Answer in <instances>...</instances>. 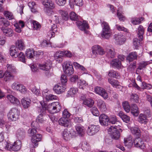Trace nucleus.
Wrapping results in <instances>:
<instances>
[{"instance_id": "8fccbe9b", "label": "nucleus", "mask_w": 152, "mask_h": 152, "mask_svg": "<svg viewBox=\"0 0 152 152\" xmlns=\"http://www.w3.org/2000/svg\"><path fill=\"white\" fill-rule=\"evenodd\" d=\"M63 139L66 140H68L70 139L71 134L69 131L67 130H64L62 134Z\"/></svg>"}, {"instance_id": "338daca9", "label": "nucleus", "mask_w": 152, "mask_h": 152, "mask_svg": "<svg viewBox=\"0 0 152 152\" xmlns=\"http://www.w3.org/2000/svg\"><path fill=\"white\" fill-rule=\"evenodd\" d=\"M91 112L92 114L95 116L99 115V112L96 107H94L91 109Z\"/></svg>"}, {"instance_id": "052dcab7", "label": "nucleus", "mask_w": 152, "mask_h": 152, "mask_svg": "<svg viewBox=\"0 0 152 152\" xmlns=\"http://www.w3.org/2000/svg\"><path fill=\"white\" fill-rule=\"evenodd\" d=\"M108 81L114 87H117L119 86V84L117 81L112 78H109Z\"/></svg>"}, {"instance_id": "f8f14e48", "label": "nucleus", "mask_w": 152, "mask_h": 152, "mask_svg": "<svg viewBox=\"0 0 152 152\" xmlns=\"http://www.w3.org/2000/svg\"><path fill=\"white\" fill-rule=\"evenodd\" d=\"M39 68L42 70L47 71L48 73L46 75H48V72L51 66V64L50 61H47L44 63H42L38 65Z\"/></svg>"}, {"instance_id": "09e8293b", "label": "nucleus", "mask_w": 152, "mask_h": 152, "mask_svg": "<svg viewBox=\"0 0 152 152\" xmlns=\"http://www.w3.org/2000/svg\"><path fill=\"white\" fill-rule=\"evenodd\" d=\"M29 89L34 94L37 96H39L40 95V91L37 89L36 86L33 85H31L29 87Z\"/></svg>"}, {"instance_id": "79ce46f5", "label": "nucleus", "mask_w": 152, "mask_h": 152, "mask_svg": "<svg viewBox=\"0 0 152 152\" xmlns=\"http://www.w3.org/2000/svg\"><path fill=\"white\" fill-rule=\"evenodd\" d=\"M109 76L113 77L118 78L120 77V74L117 71L114 70H110L109 72Z\"/></svg>"}, {"instance_id": "a878e982", "label": "nucleus", "mask_w": 152, "mask_h": 152, "mask_svg": "<svg viewBox=\"0 0 152 152\" xmlns=\"http://www.w3.org/2000/svg\"><path fill=\"white\" fill-rule=\"evenodd\" d=\"M4 80L5 81L12 80L14 78V76L8 71H6L3 74Z\"/></svg>"}, {"instance_id": "6ab92c4d", "label": "nucleus", "mask_w": 152, "mask_h": 152, "mask_svg": "<svg viewBox=\"0 0 152 152\" xmlns=\"http://www.w3.org/2000/svg\"><path fill=\"white\" fill-rule=\"evenodd\" d=\"M109 120L108 117L105 114H102L99 116V122L102 125L106 126Z\"/></svg>"}, {"instance_id": "864d4df0", "label": "nucleus", "mask_w": 152, "mask_h": 152, "mask_svg": "<svg viewBox=\"0 0 152 152\" xmlns=\"http://www.w3.org/2000/svg\"><path fill=\"white\" fill-rule=\"evenodd\" d=\"M69 16L70 19L72 20L77 21L79 18V16L73 12H71Z\"/></svg>"}, {"instance_id": "4468645a", "label": "nucleus", "mask_w": 152, "mask_h": 152, "mask_svg": "<svg viewBox=\"0 0 152 152\" xmlns=\"http://www.w3.org/2000/svg\"><path fill=\"white\" fill-rule=\"evenodd\" d=\"M110 64L113 67L116 68L118 69H121L122 66L121 61L117 58L111 61Z\"/></svg>"}, {"instance_id": "c85d7f7f", "label": "nucleus", "mask_w": 152, "mask_h": 152, "mask_svg": "<svg viewBox=\"0 0 152 152\" xmlns=\"http://www.w3.org/2000/svg\"><path fill=\"white\" fill-rule=\"evenodd\" d=\"M51 30L48 33V35L51 36V37L54 36L55 33L58 30L57 25L56 24H53L51 26Z\"/></svg>"}, {"instance_id": "9d476101", "label": "nucleus", "mask_w": 152, "mask_h": 152, "mask_svg": "<svg viewBox=\"0 0 152 152\" xmlns=\"http://www.w3.org/2000/svg\"><path fill=\"white\" fill-rule=\"evenodd\" d=\"M95 92L101 96L104 99L108 98L107 93L105 90L100 87H96L94 89Z\"/></svg>"}, {"instance_id": "412c9836", "label": "nucleus", "mask_w": 152, "mask_h": 152, "mask_svg": "<svg viewBox=\"0 0 152 152\" xmlns=\"http://www.w3.org/2000/svg\"><path fill=\"white\" fill-rule=\"evenodd\" d=\"M15 134L18 139H23L25 136V131L23 129H19L16 131Z\"/></svg>"}, {"instance_id": "f257e3e1", "label": "nucleus", "mask_w": 152, "mask_h": 152, "mask_svg": "<svg viewBox=\"0 0 152 152\" xmlns=\"http://www.w3.org/2000/svg\"><path fill=\"white\" fill-rule=\"evenodd\" d=\"M109 122L112 124H115L116 123H119L120 124L118 126H111L108 129V132L111 135L112 138L115 140L119 139L120 137V132H122V130L121 129H119L118 130L117 129L121 126V124L118 121L116 117L114 115H112L110 116L109 118Z\"/></svg>"}, {"instance_id": "aec40b11", "label": "nucleus", "mask_w": 152, "mask_h": 152, "mask_svg": "<svg viewBox=\"0 0 152 152\" xmlns=\"http://www.w3.org/2000/svg\"><path fill=\"white\" fill-rule=\"evenodd\" d=\"M7 99L12 104L18 105L20 104V102L16 97L11 95H8L7 96Z\"/></svg>"}, {"instance_id": "bf43d9fd", "label": "nucleus", "mask_w": 152, "mask_h": 152, "mask_svg": "<svg viewBox=\"0 0 152 152\" xmlns=\"http://www.w3.org/2000/svg\"><path fill=\"white\" fill-rule=\"evenodd\" d=\"M32 26L34 30H39L41 27V26L39 23L34 20L32 21Z\"/></svg>"}, {"instance_id": "6e6d98bb", "label": "nucleus", "mask_w": 152, "mask_h": 152, "mask_svg": "<svg viewBox=\"0 0 152 152\" xmlns=\"http://www.w3.org/2000/svg\"><path fill=\"white\" fill-rule=\"evenodd\" d=\"M16 57H18L20 61L23 63L25 62V56L23 52H20L19 53H18Z\"/></svg>"}, {"instance_id": "bb28decb", "label": "nucleus", "mask_w": 152, "mask_h": 152, "mask_svg": "<svg viewBox=\"0 0 152 152\" xmlns=\"http://www.w3.org/2000/svg\"><path fill=\"white\" fill-rule=\"evenodd\" d=\"M22 146L21 142L20 140H17L12 145V150L17 151L20 150Z\"/></svg>"}, {"instance_id": "5fc2aeb1", "label": "nucleus", "mask_w": 152, "mask_h": 152, "mask_svg": "<svg viewBox=\"0 0 152 152\" xmlns=\"http://www.w3.org/2000/svg\"><path fill=\"white\" fill-rule=\"evenodd\" d=\"M132 133L134 134L139 136L140 135V129L136 127H132L130 129Z\"/></svg>"}, {"instance_id": "5701e85b", "label": "nucleus", "mask_w": 152, "mask_h": 152, "mask_svg": "<svg viewBox=\"0 0 152 152\" xmlns=\"http://www.w3.org/2000/svg\"><path fill=\"white\" fill-rule=\"evenodd\" d=\"M40 112L41 113L37 117L36 120L37 121L42 123L44 121V119L43 118L44 116L45 115L46 112L44 108L42 107L40 109Z\"/></svg>"}, {"instance_id": "6e6552de", "label": "nucleus", "mask_w": 152, "mask_h": 152, "mask_svg": "<svg viewBox=\"0 0 152 152\" xmlns=\"http://www.w3.org/2000/svg\"><path fill=\"white\" fill-rule=\"evenodd\" d=\"M42 138V135L39 134L37 133L31 137L32 144L34 148L37 147L39 144V142L41 141Z\"/></svg>"}, {"instance_id": "423d86ee", "label": "nucleus", "mask_w": 152, "mask_h": 152, "mask_svg": "<svg viewBox=\"0 0 152 152\" xmlns=\"http://www.w3.org/2000/svg\"><path fill=\"white\" fill-rule=\"evenodd\" d=\"M19 112L16 108H12L10 110L7 116L10 121H16L18 120L19 115Z\"/></svg>"}, {"instance_id": "b1692460", "label": "nucleus", "mask_w": 152, "mask_h": 152, "mask_svg": "<svg viewBox=\"0 0 152 152\" xmlns=\"http://www.w3.org/2000/svg\"><path fill=\"white\" fill-rule=\"evenodd\" d=\"M42 4L45 7L52 9L54 7V3L50 0H43Z\"/></svg>"}, {"instance_id": "f3484780", "label": "nucleus", "mask_w": 152, "mask_h": 152, "mask_svg": "<svg viewBox=\"0 0 152 152\" xmlns=\"http://www.w3.org/2000/svg\"><path fill=\"white\" fill-rule=\"evenodd\" d=\"M64 56V52L63 51L58 50L57 51L54 55L55 60L58 63L61 62L62 60V58Z\"/></svg>"}, {"instance_id": "69168bd1", "label": "nucleus", "mask_w": 152, "mask_h": 152, "mask_svg": "<svg viewBox=\"0 0 152 152\" xmlns=\"http://www.w3.org/2000/svg\"><path fill=\"white\" fill-rule=\"evenodd\" d=\"M17 90L19 91L22 93H25L26 92L27 90L23 85L20 84Z\"/></svg>"}, {"instance_id": "ddd939ff", "label": "nucleus", "mask_w": 152, "mask_h": 152, "mask_svg": "<svg viewBox=\"0 0 152 152\" xmlns=\"http://www.w3.org/2000/svg\"><path fill=\"white\" fill-rule=\"evenodd\" d=\"M106 56L109 58H112L115 57L116 53L113 48L107 46L105 49Z\"/></svg>"}, {"instance_id": "680f3d73", "label": "nucleus", "mask_w": 152, "mask_h": 152, "mask_svg": "<svg viewBox=\"0 0 152 152\" xmlns=\"http://www.w3.org/2000/svg\"><path fill=\"white\" fill-rule=\"evenodd\" d=\"M94 50H98V55H102L104 54L105 52L106 51H105L104 50L103 48H102L100 46V48H98V47H95V48H94Z\"/></svg>"}, {"instance_id": "9b49d317", "label": "nucleus", "mask_w": 152, "mask_h": 152, "mask_svg": "<svg viewBox=\"0 0 152 152\" xmlns=\"http://www.w3.org/2000/svg\"><path fill=\"white\" fill-rule=\"evenodd\" d=\"M1 29L3 34L7 37H11L14 35V31L12 29L7 26H2Z\"/></svg>"}, {"instance_id": "393cba45", "label": "nucleus", "mask_w": 152, "mask_h": 152, "mask_svg": "<svg viewBox=\"0 0 152 152\" xmlns=\"http://www.w3.org/2000/svg\"><path fill=\"white\" fill-rule=\"evenodd\" d=\"M97 106L101 111H105L107 110V108L106 103L102 100H98L97 102Z\"/></svg>"}, {"instance_id": "a18cd8bd", "label": "nucleus", "mask_w": 152, "mask_h": 152, "mask_svg": "<svg viewBox=\"0 0 152 152\" xmlns=\"http://www.w3.org/2000/svg\"><path fill=\"white\" fill-rule=\"evenodd\" d=\"M150 64L149 61H142L139 63V66L137 69L141 70L146 67V66Z\"/></svg>"}, {"instance_id": "7c9ffc66", "label": "nucleus", "mask_w": 152, "mask_h": 152, "mask_svg": "<svg viewBox=\"0 0 152 152\" xmlns=\"http://www.w3.org/2000/svg\"><path fill=\"white\" fill-rule=\"evenodd\" d=\"M75 129L77 133L82 136L84 134L85 132V129L84 127L80 124H77L75 126Z\"/></svg>"}, {"instance_id": "0e129e2a", "label": "nucleus", "mask_w": 152, "mask_h": 152, "mask_svg": "<svg viewBox=\"0 0 152 152\" xmlns=\"http://www.w3.org/2000/svg\"><path fill=\"white\" fill-rule=\"evenodd\" d=\"M28 133L29 135L31 137L37 134L36 130L34 128H30L29 129L28 131Z\"/></svg>"}, {"instance_id": "13d9d810", "label": "nucleus", "mask_w": 152, "mask_h": 152, "mask_svg": "<svg viewBox=\"0 0 152 152\" xmlns=\"http://www.w3.org/2000/svg\"><path fill=\"white\" fill-rule=\"evenodd\" d=\"M60 12L63 19L65 20H68V19L69 18V15L67 12L63 10H60Z\"/></svg>"}, {"instance_id": "c03bdc74", "label": "nucleus", "mask_w": 152, "mask_h": 152, "mask_svg": "<svg viewBox=\"0 0 152 152\" xmlns=\"http://www.w3.org/2000/svg\"><path fill=\"white\" fill-rule=\"evenodd\" d=\"M130 99L134 102L138 103L139 101V97L137 94L132 93L130 95Z\"/></svg>"}, {"instance_id": "4d7b16f0", "label": "nucleus", "mask_w": 152, "mask_h": 152, "mask_svg": "<svg viewBox=\"0 0 152 152\" xmlns=\"http://www.w3.org/2000/svg\"><path fill=\"white\" fill-rule=\"evenodd\" d=\"M7 70L8 71H11L12 72L15 73L17 72V69H15L14 66L12 64H8L7 65Z\"/></svg>"}, {"instance_id": "7ed1b4c3", "label": "nucleus", "mask_w": 152, "mask_h": 152, "mask_svg": "<svg viewBox=\"0 0 152 152\" xmlns=\"http://www.w3.org/2000/svg\"><path fill=\"white\" fill-rule=\"evenodd\" d=\"M101 25L102 27V37L106 39L108 38L111 35V30L108 23L104 21L102 22Z\"/></svg>"}, {"instance_id": "37998d69", "label": "nucleus", "mask_w": 152, "mask_h": 152, "mask_svg": "<svg viewBox=\"0 0 152 152\" xmlns=\"http://www.w3.org/2000/svg\"><path fill=\"white\" fill-rule=\"evenodd\" d=\"M18 49L14 46L12 47L10 49V54L11 56L15 58H16L17 54L18 53L17 52Z\"/></svg>"}, {"instance_id": "774afa93", "label": "nucleus", "mask_w": 152, "mask_h": 152, "mask_svg": "<svg viewBox=\"0 0 152 152\" xmlns=\"http://www.w3.org/2000/svg\"><path fill=\"white\" fill-rule=\"evenodd\" d=\"M117 15L120 20L124 21L126 19L125 17L121 13L119 10L117 11Z\"/></svg>"}, {"instance_id": "f03ea898", "label": "nucleus", "mask_w": 152, "mask_h": 152, "mask_svg": "<svg viewBox=\"0 0 152 152\" xmlns=\"http://www.w3.org/2000/svg\"><path fill=\"white\" fill-rule=\"evenodd\" d=\"M132 137L129 136L128 137L124 138V143L125 146L128 148H131L133 145V143L135 147H139L141 149H144L145 147L144 145L142 142L140 138H136L133 142Z\"/></svg>"}, {"instance_id": "2f4dec72", "label": "nucleus", "mask_w": 152, "mask_h": 152, "mask_svg": "<svg viewBox=\"0 0 152 152\" xmlns=\"http://www.w3.org/2000/svg\"><path fill=\"white\" fill-rule=\"evenodd\" d=\"M22 104L24 108L26 109L29 107L31 100L27 98H24L21 100Z\"/></svg>"}, {"instance_id": "dca6fc26", "label": "nucleus", "mask_w": 152, "mask_h": 152, "mask_svg": "<svg viewBox=\"0 0 152 152\" xmlns=\"http://www.w3.org/2000/svg\"><path fill=\"white\" fill-rule=\"evenodd\" d=\"M14 26L15 27V31L20 33L21 31V29L24 27L25 24L23 21L20 20L18 22L15 23Z\"/></svg>"}, {"instance_id": "e433bc0d", "label": "nucleus", "mask_w": 152, "mask_h": 152, "mask_svg": "<svg viewBox=\"0 0 152 152\" xmlns=\"http://www.w3.org/2000/svg\"><path fill=\"white\" fill-rule=\"evenodd\" d=\"M116 40L118 44L120 45H122L124 44L125 41V38L124 36L120 35H116Z\"/></svg>"}, {"instance_id": "a211bd4d", "label": "nucleus", "mask_w": 152, "mask_h": 152, "mask_svg": "<svg viewBox=\"0 0 152 152\" xmlns=\"http://www.w3.org/2000/svg\"><path fill=\"white\" fill-rule=\"evenodd\" d=\"M60 125L65 127H68L70 124V120L67 118L61 117L58 121Z\"/></svg>"}, {"instance_id": "c756f323", "label": "nucleus", "mask_w": 152, "mask_h": 152, "mask_svg": "<svg viewBox=\"0 0 152 152\" xmlns=\"http://www.w3.org/2000/svg\"><path fill=\"white\" fill-rule=\"evenodd\" d=\"M17 48L20 50H22L25 48V45L23 41L21 39L18 40L16 42Z\"/></svg>"}, {"instance_id": "603ef678", "label": "nucleus", "mask_w": 152, "mask_h": 152, "mask_svg": "<svg viewBox=\"0 0 152 152\" xmlns=\"http://www.w3.org/2000/svg\"><path fill=\"white\" fill-rule=\"evenodd\" d=\"M122 106L123 108L126 112H129L131 109V108L128 102L126 101L123 102Z\"/></svg>"}, {"instance_id": "c9c22d12", "label": "nucleus", "mask_w": 152, "mask_h": 152, "mask_svg": "<svg viewBox=\"0 0 152 152\" xmlns=\"http://www.w3.org/2000/svg\"><path fill=\"white\" fill-rule=\"evenodd\" d=\"M28 5L31 9V12L35 13L37 11V5L34 1H30L28 3Z\"/></svg>"}, {"instance_id": "e2e57ef3", "label": "nucleus", "mask_w": 152, "mask_h": 152, "mask_svg": "<svg viewBox=\"0 0 152 152\" xmlns=\"http://www.w3.org/2000/svg\"><path fill=\"white\" fill-rule=\"evenodd\" d=\"M57 96L52 94L48 95L46 96V99L47 101L54 99H57Z\"/></svg>"}, {"instance_id": "4be33fe9", "label": "nucleus", "mask_w": 152, "mask_h": 152, "mask_svg": "<svg viewBox=\"0 0 152 152\" xmlns=\"http://www.w3.org/2000/svg\"><path fill=\"white\" fill-rule=\"evenodd\" d=\"M138 55L136 52H133L130 53L127 57L126 60L129 63L132 62L133 60L137 59Z\"/></svg>"}, {"instance_id": "49530a36", "label": "nucleus", "mask_w": 152, "mask_h": 152, "mask_svg": "<svg viewBox=\"0 0 152 152\" xmlns=\"http://www.w3.org/2000/svg\"><path fill=\"white\" fill-rule=\"evenodd\" d=\"M4 14L5 17L9 20H12L14 18V16L13 13L8 11H4Z\"/></svg>"}, {"instance_id": "a19ab883", "label": "nucleus", "mask_w": 152, "mask_h": 152, "mask_svg": "<svg viewBox=\"0 0 152 152\" xmlns=\"http://www.w3.org/2000/svg\"><path fill=\"white\" fill-rule=\"evenodd\" d=\"M143 19L144 18L142 17L133 18L131 19V21L133 25H137L141 23Z\"/></svg>"}, {"instance_id": "58836bf2", "label": "nucleus", "mask_w": 152, "mask_h": 152, "mask_svg": "<svg viewBox=\"0 0 152 152\" xmlns=\"http://www.w3.org/2000/svg\"><path fill=\"white\" fill-rule=\"evenodd\" d=\"M78 91L77 89L76 88H71L68 91L67 96L68 97H73L74 96Z\"/></svg>"}, {"instance_id": "20e7f679", "label": "nucleus", "mask_w": 152, "mask_h": 152, "mask_svg": "<svg viewBox=\"0 0 152 152\" xmlns=\"http://www.w3.org/2000/svg\"><path fill=\"white\" fill-rule=\"evenodd\" d=\"M47 108L50 113L53 114L59 112L61 109V106L60 103L57 102L48 104Z\"/></svg>"}, {"instance_id": "4c0bfd02", "label": "nucleus", "mask_w": 152, "mask_h": 152, "mask_svg": "<svg viewBox=\"0 0 152 152\" xmlns=\"http://www.w3.org/2000/svg\"><path fill=\"white\" fill-rule=\"evenodd\" d=\"M139 122L142 124H146L148 122L146 116L142 114H140L138 117Z\"/></svg>"}, {"instance_id": "de8ad7c7", "label": "nucleus", "mask_w": 152, "mask_h": 152, "mask_svg": "<svg viewBox=\"0 0 152 152\" xmlns=\"http://www.w3.org/2000/svg\"><path fill=\"white\" fill-rule=\"evenodd\" d=\"M0 25L5 27L9 26L10 23L9 21L4 17L0 16Z\"/></svg>"}, {"instance_id": "473e14b6", "label": "nucleus", "mask_w": 152, "mask_h": 152, "mask_svg": "<svg viewBox=\"0 0 152 152\" xmlns=\"http://www.w3.org/2000/svg\"><path fill=\"white\" fill-rule=\"evenodd\" d=\"M137 34L140 40H142L144 32V28L141 25H140L137 28Z\"/></svg>"}, {"instance_id": "cd10ccee", "label": "nucleus", "mask_w": 152, "mask_h": 152, "mask_svg": "<svg viewBox=\"0 0 152 152\" xmlns=\"http://www.w3.org/2000/svg\"><path fill=\"white\" fill-rule=\"evenodd\" d=\"M118 115L124 122L128 123L129 121L130 117L127 115H125L124 113L122 111L119 112Z\"/></svg>"}, {"instance_id": "72a5a7b5", "label": "nucleus", "mask_w": 152, "mask_h": 152, "mask_svg": "<svg viewBox=\"0 0 152 152\" xmlns=\"http://www.w3.org/2000/svg\"><path fill=\"white\" fill-rule=\"evenodd\" d=\"M35 52L32 48L27 49L26 51V56L28 58H31L34 56Z\"/></svg>"}, {"instance_id": "0eeeda50", "label": "nucleus", "mask_w": 152, "mask_h": 152, "mask_svg": "<svg viewBox=\"0 0 152 152\" xmlns=\"http://www.w3.org/2000/svg\"><path fill=\"white\" fill-rule=\"evenodd\" d=\"M77 25L79 28L81 30L83 31L85 33L87 34L88 31L86 29H88L89 26L87 22L85 20H78L77 22Z\"/></svg>"}, {"instance_id": "ea45409f", "label": "nucleus", "mask_w": 152, "mask_h": 152, "mask_svg": "<svg viewBox=\"0 0 152 152\" xmlns=\"http://www.w3.org/2000/svg\"><path fill=\"white\" fill-rule=\"evenodd\" d=\"M130 110L131 113L135 116H137L139 113L138 107L136 105H133L131 107Z\"/></svg>"}, {"instance_id": "1a4fd4ad", "label": "nucleus", "mask_w": 152, "mask_h": 152, "mask_svg": "<svg viewBox=\"0 0 152 152\" xmlns=\"http://www.w3.org/2000/svg\"><path fill=\"white\" fill-rule=\"evenodd\" d=\"M99 126L94 125H90L87 129V132L89 135H93L99 130Z\"/></svg>"}, {"instance_id": "f704fd0d", "label": "nucleus", "mask_w": 152, "mask_h": 152, "mask_svg": "<svg viewBox=\"0 0 152 152\" xmlns=\"http://www.w3.org/2000/svg\"><path fill=\"white\" fill-rule=\"evenodd\" d=\"M94 103V102L93 100L91 99H88L86 100L83 101L82 104L86 106L89 107H91Z\"/></svg>"}, {"instance_id": "3c124183", "label": "nucleus", "mask_w": 152, "mask_h": 152, "mask_svg": "<svg viewBox=\"0 0 152 152\" xmlns=\"http://www.w3.org/2000/svg\"><path fill=\"white\" fill-rule=\"evenodd\" d=\"M77 85L80 88L83 89L86 86L87 84L84 80H80L78 82Z\"/></svg>"}, {"instance_id": "39448f33", "label": "nucleus", "mask_w": 152, "mask_h": 152, "mask_svg": "<svg viewBox=\"0 0 152 152\" xmlns=\"http://www.w3.org/2000/svg\"><path fill=\"white\" fill-rule=\"evenodd\" d=\"M63 67L64 73L67 76H70L74 73V69L72 62L66 61L63 64Z\"/></svg>"}, {"instance_id": "2eb2a0df", "label": "nucleus", "mask_w": 152, "mask_h": 152, "mask_svg": "<svg viewBox=\"0 0 152 152\" xmlns=\"http://www.w3.org/2000/svg\"><path fill=\"white\" fill-rule=\"evenodd\" d=\"M65 89V88L61 84H57L53 88L54 91L57 94H60L63 93Z\"/></svg>"}]
</instances>
